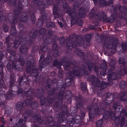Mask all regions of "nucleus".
<instances>
[{
	"instance_id": "f257e3e1",
	"label": "nucleus",
	"mask_w": 127,
	"mask_h": 127,
	"mask_svg": "<svg viewBox=\"0 0 127 127\" xmlns=\"http://www.w3.org/2000/svg\"><path fill=\"white\" fill-rule=\"evenodd\" d=\"M107 107L103 105V104H101L99 109H98V106L96 103H94L92 104L90 106H88L87 108L89 110V116L90 119H92L95 116H99L101 114H103V118L105 120L108 119L110 115L111 111H105V109Z\"/></svg>"
},
{
	"instance_id": "f03ea898",
	"label": "nucleus",
	"mask_w": 127,
	"mask_h": 127,
	"mask_svg": "<svg viewBox=\"0 0 127 127\" xmlns=\"http://www.w3.org/2000/svg\"><path fill=\"white\" fill-rule=\"evenodd\" d=\"M86 66L83 64L81 66L79 71V67H77L74 69H71L70 70L71 72L68 74V77L65 79V82L73 81L75 79L74 76H78L83 75L84 74L87 75V71L86 70Z\"/></svg>"
},
{
	"instance_id": "7ed1b4c3",
	"label": "nucleus",
	"mask_w": 127,
	"mask_h": 127,
	"mask_svg": "<svg viewBox=\"0 0 127 127\" xmlns=\"http://www.w3.org/2000/svg\"><path fill=\"white\" fill-rule=\"evenodd\" d=\"M89 16L90 18L92 20L96 19L97 20H102L104 22L106 21L110 23L113 22L114 20L113 16L111 18H107L106 15L104 14V12L100 11H98L95 14V10L93 9L91 10L89 13Z\"/></svg>"
},
{
	"instance_id": "20e7f679",
	"label": "nucleus",
	"mask_w": 127,
	"mask_h": 127,
	"mask_svg": "<svg viewBox=\"0 0 127 127\" xmlns=\"http://www.w3.org/2000/svg\"><path fill=\"white\" fill-rule=\"evenodd\" d=\"M76 39V35L75 34H73L69 36L66 39H64V37L60 38L59 39V42L61 44L64 43L65 42H66V48L67 49H68L67 51L69 53L71 52V49L72 48L76 47L77 43L75 41Z\"/></svg>"
},
{
	"instance_id": "39448f33",
	"label": "nucleus",
	"mask_w": 127,
	"mask_h": 127,
	"mask_svg": "<svg viewBox=\"0 0 127 127\" xmlns=\"http://www.w3.org/2000/svg\"><path fill=\"white\" fill-rule=\"evenodd\" d=\"M43 81L44 83L46 84V87L50 89L48 92L49 95H51L58 90L57 88H50L51 85L52 84H54L57 83L58 82L57 79H54L53 80H51L49 79L48 76H45L44 78H43Z\"/></svg>"
},
{
	"instance_id": "423d86ee",
	"label": "nucleus",
	"mask_w": 127,
	"mask_h": 127,
	"mask_svg": "<svg viewBox=\"0 0 127 127\" xmlns=\"http://www.w3.org/2000/svg\"><path fill=\"white\" fill-rule=\"evenodd\" d=\"M89 80L91 81L94 86L100 87L102 89L105 88L106 85L105 82H102L100 81L97 77L92 75L88 78Z\"/></svg>"
},
{
	"instance_id": "0eeeda50",
	"label": "nucleus",
	"mask_w": 127,
	"mask_h": 127,
	"mask_svg": "<svg viewBox=\"0 0 127 127\" xmlns=\"http://www.w3.org/2000/svg\"><path fill=\"white\" fill-rule=\"evenodd\" d=\"M67 58L64 57L62 58V61L64 64V66L67 70H70L71 69H74L77 67H79L77 64L75 62H68Z\"/></svg>"
},
{
	"instance_id": "6e6552de",
	"label": "nucleus",
	"mask_w": 127,
	"mask_h": 127,
	"mask_svg": "<svg viewBox=\"0 0 127 127\" xmlns=\"http://www.w3.org/2000/svg\"><path fill=\"white\" fill-rule=\"evenodd\" d=\"M14 13L16 15L13 14L12 13H10L8 15V18L9 22L10 24H13V25L16 24L18 22V20L17 18V15L18 14L19 12L18 10L14 7L13 8Z\"/></svg>"
},
{
	"instance_id": "1a4fd4ad",
	"label": "nucleus",
	"mask_w": 127,
	"mask_h": 127,
	"mask_svg": "<svg viewBox=\"0 0 127 127\" xmlns=\"http://www.w3.org/2000/svg\"><path fill=\"white\" fill-rule=\"evenodd\" d=\"M26 42L24 43H23L22 45L20 48V52L23 54H26L27 53L29 46L32 44V42L30 40L26 41Z\"/></svg>"
},
{
	"instance_id": "9d476101",
	"label": "nucleus",
	"mask_w": 127,
	"mask_h": 127,
	"mask_svg": "<svg viewBox=\"0 0 127 127\" xmlns=\"http://www.w3.org/2000/svg\"><path fill=\"white\" fill-rule=\"evenodd\" d=\"M31 75L36 77V79L38 80L40 79V76L39 75L38 72V69L36 66V64L33 63L32 65V72L30 74Z\"/></svg>"
},
{
	"instance_id": "9b49d317",
	"label": "nucleus",
	"mask_w": 127,
	"mask_h": 127,
	"mask_svg": "<svg viewBox=\"0 0 127 127\" xmlns=\"http://www.w3.org/2000/svg\"><path fill=\"white\" fill-rule=\"evenodd\" d=\"M23 113L24 119L27 120L29 117L32 116L34 114L32 110L29 109H24Z\"/></svg>"
},
{
	"instance_id": "f8f14e48",
	"label": "nucleus",
	"mask_w": 127,
	"mask_h": 127,
	"mask_svg": "<svg viewBox=\"0 0 127 127\" xmlns=\"http://www.w3.org/2000/svg\"><path fill=\"white\" fill-rule=\"evenodd\" d=\"M23 36L22 33V32H20L18 33V37L19 38V39L20 41H21V43H25V42L27 41L30 40V35L29 34H27L25 38H22Z\"/></svg>"
},
{
	"instance_id": "ddd939ff",
	"label": "nucleus",
	"mask_w": 127,
	"mask_h": 127,
	"mask_svg": "<svg viewBox=\"0 0 127 127\" xmlns=\"http://www.w3.org/2000/svg\"><path fill=\"white\" fill-rule=\"evenodd\" d=\"M67 13L71 18H75L78 19L79 18L78 15L74 11H72L70 8H68L66 10Z\"/></svg>"
},
{
	"instance_id": "4468645a",
	"label": "nucleus",
	"mask_w": 127,
	"mask_h": 127,
	"mask_svg": "<svg viewBox=\"0 0 127 127\" xmlns=\"http://www.w3.org/2000/svg\"><path fill=\"white\" fill-rule=\"evenodd\" d=\"M107 73L108 79L109 81H111L112 80H115L117 78V76L116 74L111 69H109Z\"/></svg>"
},
{
	"instance_id": "2eb2a0df",
	"label": "nucleus",
	"mask_w": 127,
	"mask_h": 127,
	"mask_svg": "<svg viewBox=\"0 0 127 127\" xmlns=\"http://www.w3.org/2000/svg\"><path fill=\"white\" fill-rule=\"evenodd\" d=\"M74 51L77 55L80 57L82 56L84 60L86 61V60H87L88 55L87 53H83L81 50L78 48H75Z\"/></svg>"
},
{
	"instance_id": "dca6fc26",
	"label": "nucleus",
	"mask_w": 127,
	"mask_h": 127,
	"mask_svg": "<svg viewBox=\"0 0 127 127\" xmlns=\"http://www.w3.org/2000/svg\"><path fill=\"white\" fill-rule=\"evenodd\" d=\"M15 79V75L13 73H10V85L9 87L11 88V90H12V88H14L16 87V86L14 85Z\"/></svg>"
},
{
	"instance_id": "f3484780",
	"label": "nucleus",
	"mask_w": 127,
	"mask_h": 127,
	"mask_svg": "<svg viewBox=\"0 0 127 127\" xmlns=\"http://www.w3.org/2000/svg\"><path fill=\"white\" fill-rule=\"evenodd\" d=\"M121 120L120 121V118L119 117H117L115 119V122L116 125L117 126L119 125L120 123V126L121 127H123L125 123V118L121 116Z\"/></svg>"
},
{
	"instance_id": "a211bd4d",
	"label": "nucleus",
	"mask_w": 127,
	"mask_h": 127,
	"mask_svg": "<svg viewBox=\"0 0 127 127\" xmlns=\"http://www.w3.org/2000/svg\"><path fill=\"white\" fill-rule=\"evenodd\" d=\"M106 97V100L109 101V102H107L105 105L106 107H110V103L111 102L113 99V95L112 94L109 93H107ZM104 105V104H103Z\"/></svg>"
},
{
	"instance_id": "6ab92c4d",
	"label": "nucleus",
	"mask_w": 127,
	"mask_h": 127,
	"mask_svg": "<svg viewBox=\"0 0 127 127\" xmlns=\"http://www.w3.org/2000/svg\"><path fill=\"white\" fill-rule=\"evenodd\" d=\"M29 16L25 13H22L21 14L18 18L19 21L23 22H27Z\"/></svg>"
},
{
	"instance_id": "aec40b11",
	"label": "nucleus",
	"mask_w": 127,
	"mask_h": 127,
	"mask_svg": "<svg viewBox=\"0 0 127 127\" xmlns=\"http://www.w3.org/2000/svg\"><path fill=\"white\" fill-rule=\"evenodd\" d=\"M32 120L34 122H37L39 125H41L42 123V120L41 117L39 116L38 114H35L32 118Z\"/></svg>"
},
{
	"instance_id": "412c9836",
	"label": "nucleus",
	"mask_w": 127,
	"mask_h": 127,
	"mask_svg": "<svg viewBox=\"0 0 127 127\" xmlns=\"http://www.w3.org/2000/svg\"><path fill=\"white\" fill-rule=\"evenodd\" d=\"M75 99L76 101L77 102L76 105V107L78 109L81 108L83 105V99L81 97H78L75 96Z\"/></svg>"
},
{
	"instance_id": "4be33fe9",
	"label": "nucleus",
	"mask_w": 127,
	"mask_h": 127,
	"mask_svg": "<svg viewBox=\"0 0 127 127\" xmlns=\"http://www.w3.org/2000/svg\"><path fill=\"white\" fill-rule=\"evenodd\" d=\"M53 8V13L55 16V19L56 18H61L62 15V14L59 12L58 8L57 7L56 5H54Z\"/></svg>"
},
{
	"instance_id": "5701e85b",
	"label": "nucleus",
	"mask_w": 127,
	"mask_h": 127,
	"mask_svg": "<svg viewBox=\"0 0 127 127\" xmlns=\"http://www.w3.org/2000/svg\"><path fill=\"white\" fill-rule=\"evenodd\" d=\"M105 46L108 48L112 49H115L116 48V44L113 42L108 41L107 42H105Z\"/></svg>"
},
{
	"instance_id": "b1692460",
	"label": "nucleus",
	"mask_w": 127,
	"mask_h": 127,
	"mask_svg": "<svg viewBox=\"0 0 127 127\" xmlns=\"http://www.w3.org/2000/svg\"><path fill=\"white\" fill-rule=\"evenodd\" d=\"M76 36V39L75 41V42L77 43V42L78 43V45L79 46H82L84 44V41L83 38L79 36H77L76 35L74 34Z\"/></svg>"
},
{
	"instance_id": "393cba45",
	"label": "nucleus",
	"mask_w": 127,
	"mask_h": 127,
	"mask_svg": "<svg viewBox=\"0 0 127 127\" xmlns=\"http://www.w3.org/2000/svg\"><path fill=\"white\" fill-rule=\"evenodd\" d=\"M27 78L26 77L25 75L21 76L19 78L18 80V81L19 83V86L22 85L21 83H25L27 80Z\"/></svg>"
},
{
	"instance_id": "a878e982",
	"label": "nucleus",
	"mask_w": 127,
	"mask_h": 127,
	"mask_svg": "<svg viewBox=\"0 0 127 127\" xmlns=\"http://www.w3.org/2000/svg\"><path fill=\"white\" fill-rule=\"evenodd\" d=\"M86 64L88 65L89 70L91 71L93 69L95 64L92 61L88 60L86 62Z\"/></svg>"
},
{
	"instance_id": "bb28decb",
	"label": "nucleus",
	"mask_w": 127,
	"mask_h": 127,
	"mask_svg": "<svg viewBox=\"0 0 127 127\" xmlns=\"http://www.w3.org/2000/svg\"><path fill=\"white\" fill-rule=\"evenodd\" d=\"M48 123L51 127H58V124L55 122L54 119L51 118L49 120Z\"/></svg>"
},
{
	"instance_id": "cd10ccee",
	"label": "nucleus",
	"mask_w": 127,
	"mask_h": 127,
	"mask_svg": "<svg viewBox=\"0 0 127 127\" xmlns=\"http://www.w3.org/2000/svg\"><path fill=\"white\" fill-rule=\"evenodd\" d=\"M43 90L41 89H37L36 90L35 92V95L38 98L42 96L43 93Z\"/></svg>"
},
{
	"instance_id": "c85d7f7f",
	"label": "nucleus",
	"mask_w": 127,
	"mask_h": 127,
	"mask_svg": "<svg viewBox=\"0 0 127 127\" xmlns=\"http://www.w3.org/2000/svg\"><path fill=\"white\" fill-rule=\"evenodd\" d=\"M14 88H12V90H11V88H9V91H8L6 95V98L8 100L12 99L13 96V94L12 93V92L14 91L13 90Z\"/></svg>"
},
{
	"instance_id": "c756f323",
	"label": "nucleus",
	"mask_w": 127,
	"mask_h": 127,
	"mask_svg": "<svg viewBox=\"0 0 127 127\" xmlns=\"http://www.w3.org/2000/svg\"><path fill=\"white\" fill-rule=\"evenodd\" d=\"M23 103L21 102H17L16 105V108L17 111H21L24 108Z\"/></svg>"
},
{
	"instance_id": "7c9ffc66",
	"label": "nucleus",
	"mask_w": 127,
	"mask_h": 127,
	"mask_svg": "<svg viewBox=\"0 0 127 127\" xmlns=\"http://www.w3.org/2000/svg\"><path fill=\"white\" fill-rule=\"evenodd\" d=\"M32 62L30 61H28L26 63V70L27 73H30L32 70Z\"/></svg>"
},
{
	"instance_id": "2f4dec72",
	"label": "nucleus",
	"mask_w": 127,
	"mask_h": 127,
	"mask_svg": "<svg viewBox=\"0 0 127 127\" xmlns=\"http://www.w3.org/2000/svg\"><path fill=\"white\" fill-rule=\"evenodd\" d=\"M120 99L122 101H124L127 99V91L125 90L124 91H123L122 93L120 94Z\"/></svg>"
},
{
	"instance_id": "473e14b6",
	"label": "nucleus",
	"mask_w": 127,
	"mask_h": 127,
	"mask_svg": "<svg viewBox=\"0 0 127 127\" xmlns=\"http://www.w3.org/2000/svg\"><path fill=\"white\" fill-rule=\"evenodd\" d=\"M25 92V95L26 96H31L30 97H32V96L33 95L34 90L33 89H29L26 91L24 90Z\"/></svg>"
},
{
	"instance_id": "72a5a7b5",
	"label": "nucleus",
	"mask_w": 127,
	"mask_h": 127,
	"mask_svg": "<svg viewBox=\"0 0 127 127\" xmlns=\"http://www.w3.org/2000/svg\"><path fill=\"white\" fill-rule=\"evenodd\" d=\"M127 74V68L125 67V65L122 66L121 69L119 71V74L122 75Z\"/></svg>"
},
{
	"instance_id": "f704fd0d",
	"label": "nucleus",
	"mask_w": 127,
	"mask_h": 127,
	"mask_svg": "<svg viewBox=\"0 0 127 127\" xmlns=\"http://www.w3.org/2000/svg\"><path fill=\"white\" fill-rule=\"evenodd\" d=\"M119 9L121 12L123 13L125 16V18L127 20V13H125L127 12V7H123L120 6L119 7Z\"/></svg>"
},
{
	"instance_id": "c9c22d12",
	"label": "nucleus",
	"mask_w": 127,
	"mask_h": 127,
	"mask_svg": "<svg viewBox=\"0 0 127 127\" xmlns=\"http://www.w3.org/2000/svg\"><path fill=\"white\" fill-rule=\"evenodd\" d=\"M78 15L81 17L83 18L85 16V11L84 9L82 8L79 9L78 12Z\"/></svg>"
},
{
	"instance_id": "e433bc0d",
	"label": "nucleus",
	"mask_w": 127,
	"mask_h": 127,
	"mask_svg": "<svg viewBox=\"0 0 127 127\" xmlns=\"http://www.w3.org/2000/svg\"><path fill=\"white\" fill-rule=\"evenodd\" d=\"M10 33L11 35L13 36H15L16 35L17 32L16 30L15 26L14 25H11Z\"/></svg>"
},
{
	"instance_id": "4c0bfd02",
	"label": "nucleus",
	"mask_w": 127,
	"mask_h": 127,
	"mask_svg": "<svg viewBox=\"0 0 127 127\" xmlns=\"http://www.w3.org/2000/svg\"><path fill=\"white\" fill-rule=\"evenodd\" d=\"M48 49V46L46 43L44 42L40 46V49L43 52H46Z\"/></svg>"
},
{
	"instance_id": "58836bf2",
	"label": "nucleus",
	"mask_w": 127,
	"mask_h": 127,
	"mask_svg": "<svg viewBox=\"0 0 127 127\" xmlns=\"http://www.w3.org/2000/svg\"><path fill=\"white\" fill-rule=\"evenodd\" d=\"M100 68L104 72L106 71L107 68V65L105 61H104L103 63L100 66Z\"/></svg>"
},
{
	"instance_id": "ea45409f",
	"label": "nucleus",
	"mask_w": 127,
	"mask_h": 127,
	"mask_svg": "<svg viewBox=\"0 0 127 127\" xmlns=\"http://www.w3.org/2000/svg\"><path fill=\"white\" fill-rule=\"evenodd\" d=\"M64 92L60 90L58 94V97L59 100H62L64 95Z\"/></svg>"
},
{
	"instance_id": "a19ab883",
	"label": "nucleus",
	"mask_w": 127,
	"mask_h": 127,
	"mask_svg": "<svg viewBox=\"0 0 127 127\" xmlns=\"http://www.w3.org/2000/svg\"><path fill=\"white\" fill-rule=\"evenodd\" d=\"M38 31L37 30H32L30 32V34L32 36V38L34 39L35 38L36 36L38 33Z\"/></svg>"
},
{
	"instance_id": "79ce46f5",
	"label": "nucleus",
	"mask_w": 127,
	"mask_h": 127,
	"mask_svg": "<svg viewBox=\"0 0 127 127\" xmlns=\"http://www.w3.org/2000/svg\"><path fill=\"white\" fill-rule=\"evenodd\" d=\"M38 106V102L36 101H34L32 103L31 107L32 109H36Z\"/></svg>"
},
{
	"instance_id": "37998d69",
	"label": "nucleus",
	"mask_w": 127,
	"mask_h": 127,
	"mask_svg": "<svg viewBox=\"0 0 127 127\" xmlns=\"http://www.w3.org/2000/svg\"><path fill=\"white\" fill-rule=\"evenodd\" d=\"M116 64V61L114 60H112L110 62L109 65L112 70L115 68V66Z\"/></svg>"
},
{
	"instance_id": "c03bdc74",
	"label": "nucleus",
	"mask_w": 127,
	"mask_h": 127,
	"mask_svg": "<svg viewBox=\"0 0 127 127\" xmlns=\"http://www.w3.org/2000/svg\"><path fill=\"white\" fill-rule=\"evenodd\" d=\"M33 99L32 97H30L29 99H26L24 102L23 104H25L26 105H29L31 104L32 100Z\"/></svg>"
},
{
	"instance_id": "a18cd8bd",
	"label": "nucleus",
	"mask_w": 127,
	"mask_h": 127,
	"mask_svg": "<svg viewBox=\"0 0 127 127\" xmlns=\"http://www.w3.org/2000/svg\"><path fill=\"white\" fill-rule=\"evenodd\" d=\"M56 99L55 98H52V96H51V97L48 96L47 98V102L50 104L52 103L53 102L55 101Z\"/></svg>"
},
{
	"instance_id": "49530a36",
	"label": "nucleus",
	"mask_w": 127,
	"mask_h": 127,
	"mask_svg": "<svg viewBox=\"0 0 127 127\" xmlns=\"http://www.w3.org/2000/svg\"><path fill=\"white\" fill-rule=\"evenodd\" d=\"M98 3H99V5L101 7H103L106 6V2L104 0H99Z\"/></svg>"
},
{
	"instance_id": "de8ad7c7",
	"label": "nucleus",
	"mask_w": 127,
	"mask_h": 127,
	"mask_svg": "<svg viewBox=\"0 0 127 127\" xmlns=\"http://www.w3.org/2000/svg\"><path fill=\"white\" fill-rule=\"evenodd\" d=\"M119 63L121 64L120 65V66H121L122 65V66L125 65L126 64L124 58L123 57L119 58Z\"/></svg>"
},
{
	"instance_id": "09e8293b",
	"label": "nucleus",
	"mask_w": 127,
	"mask_h": 127,
	"mask_svg": "<svg viewBox=\"0 0 127 127\" xmlns=\"http://www.w3.org/2000/svg\"><path fill=\"white\" fill-rule=\"evenodd\" d=\"M63 102L61 100L60 102H56L54 104V106H56V107L58 109H61L62 107Z\"/></svg>"
},
{
	"instance_id": "8fccbe9b",
	"label": "nucleus",
	"mask_w": 127,
	"mask_h": 127,
	"mask_svg": "<svg viewBox=\"0 0 127 127\" xmlns=\"http://www.w3.org/2000/svg\"><path fill=\"white\" fill-rule=\"evenodd\" d=\"M45 63L49 64L52 61V58L51 56L49 55L46 58H45L44 60Z\"/></svg>"
},
{
	"instance_id": "3c124183",
	"label": "nucleus",
	"mask_w": 127,
	"mask_h": 127,
	"mask_svg": "<svg viewBox=\"0 0 127 127\" xmlns=\"http://www.w3.org/2000/svg\"><path fill=\"white\" fill-rule=\"evenodd\" d=\"M80 6V5L77 1H75L74 4L73 8L74 10L76 11L77 10Z\"/></svg>"
},
{
	"instance_id": "603ef678",
	"label": "nucleus",
	"mask_w": 127,
	"mask_h": 127,
	"mask_svg": "<svg viewBox=\"0 0 127 127\" xmlns=\"http://www.w3.org/2000/svg\"><path fill=\"white\" fill-rule=\"evenodd\" d=\"M45 61H39V69L40 70H41L42 68H44L45 66L44 64Z\"/></svg>"
},
{
	"instance_id": "864d4df0",
	"label": "nucleus",
	"mask_w": 127,
	"mask_h": 127,
	"mask_svg": "<svg viewBox=\"0 0 127 127\" xmlns=\"http://www.w3.org/2000/svg\"><path fill=\"white\" fill-rule=\"evenodd\" d=\"M127 86L126 82L124 81H122L120 84V86L121 89L125 88Z\"/></svg>"
},
{
	"instance_id": "5fc2aeb1",
	"label": "nucleus",
	"mask_w": 127,
	"mask_h": 127,
	"mask_svg": "<svg viewBox=\"0 0 127 127\" xmlns=\"http://www.w3.org/2000/svg\"><path fill=\"white\" fill-rule=\"evenodd\" d=\"M27 120V119H23L22 118H20L17 123V125H20L21 124H22V125H24V124H25V122H26Z\"/></svg>"
},
{
	"instance_id": "6e6d98bb",
	"label": "nucleus",
	"mask_w": 127,
	"mask_h": 127,
	"mask_svg": "<svg viewBox=\"0 0 127 127\" xmlns=\"http://www.w3.org/2000/svg\"><path fill=\"white\" fill-rule=\"evenodd\" d=\"M17 62L19 63L21 65H24L25 62L24 60L21 57H20L18 59Z\"/></svg>"
},
{
	"instance_id": "4d7b16f0",
	"label": "nucleus",
	"mask_w": 127,
	"mask_h": 127,
	"mask_svg": "<svg viewBox=\"0 0 127 127\" xmlns=\"http://www.w3.org/2000/svg\"><path fill=\"white\" fill-rule=\"evenodd\" d=\"M120 116L121 117V116L123 117L124 116H126L127 117V111L125 109H122L121 110V111L120 113Z\"/></svg>"
},
{
	"instance_id": "13d9d810",
	"label": "nucleus",
	"mask_w": 127,
	"mask_h": 127,
	"mask_svg": "<svg viewBox=\"0 0 127 127\" xmlns=\"http://www.w3.org/2000/svg\"><path fill=\"white\" fill-rule=\"evenodd\" d=\"M46 102V98L45 97L43 96L40 99L41 105L42 106L45 105Z\"/></svg>"
},
{
	"instance_id": "bf43d9fd",
	"label": "nucleus",
	"mask_w": 127,
	"mask_h": 127,
	"mask_svg": "<svg viewBox=\"0 0 127 127\" xmlns=\"http://www.w3.org/2000/svg\"><path fill=\"white\" fill-rule=\"evenodd\" d=\"M46 27L47 28H54L55 27L54 24L52 22H48L46 23Z\"/></svg>"
},
{
	"instance_id": "052dcab7",
	"label": "nucleus",
	"mask_w": 127,
	"mask_h": 127,
	"mask_svg": "<svg viewBox=\"0 0 127 127\" xmlns=\"http://www.w3.org/2000/svg\"><path fill=\"white\" fill-rule=\"evenodd\" d=\"M43 21L41 19H38L36 22V24L37 26L39 27L42 26L43 23Z\"/></svg>"
},
{
	"instance_id": "680f3d73",
	"label": "nucleus",
	"mask_w": 127,
	"mask_h": 127,
	"mask_svg": "<svg viewBox=\"0 0 127 127\" xmlns=\"http://www.w3.org/2000/svg\"><path fill=\"white\" fill-rule=\"evenodd\" d=\"M103 123V121L102 119L98 121L96 123V127H101Z\"/></svg>"
},
{
	"instance_id": "e2e57ef3",
	"label": "nucleus",
	"mask_w": 127,
	"mask_h": 127,
	"mask_svg": "<svg viewBox=\"0 0 127 127\" xmlns=\"http://www.w3.org/2000/svg\"><path fill=\"white\" fill-rule=\"evenodd\" d=\"M61 109L64 113L66 114L67 113L68 109L65 105H63Z\"/></svg>"
},
{
	"instance_id": "0e129e2a",
	"label": "nucleus",
	"mask_w": 127,
	"mask_h": 127,
	"mask_svg": "<svg viewBox=\"0 0 127 127\" xmlns=\"http://www.w3.org/2000/svg\"><path fill=\"white\" fill-rule=\"evenodd\" d=\"M18 4L19 11L20 12H21L22 10V7L23 6L21 2L20 1H19L18 2Z\"/></svg>"
},
{
	"instance_id": "69168bd1",
	"label": "nucleus",
	"mask_w": 127,
	"mask_h": 127,
	"mask_svg": "<svg viewBox=\"0 0 127 127\" xmlns=\"http://www.w3.org/2000/svg\"><path fill=\"white\" fill-rule=\"evenodd\" d=\"M21 43H22L21 41H20L19 40L18 41L16 40L13 44L14 47L16 49L17 48Z\"/></svg>"
},
{
	"instance_id": "338daca9",
	"label": "nucleus",
	"mask_w": 127,
	"mask_h": 127,
	"mask_svg": "<svg viewBox=\"0 0 127 127\" xmlns=\"http://www.w3.org/2000/svg\"><path fill=\"white\" fill-rule=\"evenodd\" d=\"M81 88L82 90L85 92L87 90L86 83L85 82L82 83L81 85Z\"/></svg>"
},
{
	"instance_id": "774afa93",
	"label": "nucleus",
	"mask_w": 127,
	"mask_h": 127,
	"mask_svg": "<svg viewBox=\"0 0 127 127\" xmlns=\"http://www.w3.org/2000/svg\"><path fill=\"white\" fill-rule=\"evenodd\" d=\"M7 70L8 71L11 72H12L13 70L12 68V66H11V64L9 63H8L6 66Z\"/></svg>"
}]
</instances>
